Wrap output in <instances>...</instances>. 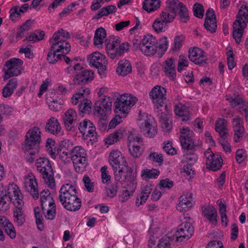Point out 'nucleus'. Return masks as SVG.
Here are the masks:
<instances>
[{
    "instance_id": "obj_1",
    "label": "nucleus",
    "mask_w": 248,
    "mask_h": 248,
    "mask_svg": "<svg viewBox=\"0 0 248 248\" xmlns=\"http://www.w3.org/2000/svg\"><path fill=\"white\" fill-rule=\"evenodd\" d=\"M58 200L66 210L75 212L81 207V201L77 195L76 186L71 184H63L59 192Z\"/></svg>"
},
{
    "instance_id": "obj_2",
    "label": "nucleus",
    "mask_w": 248,
    "mask_h": 248,
    "mask_svg": "<svg viewBox=\"0 0 248 248\" xmlns=\"http://www.w3.org/2000/svg\"><path fill=\"white\" fill-rule=\"evenodd\" d=\"M248 23V6L243 4L238 11L236 19L232 25V36L235 42L239 44L241 42V38L244 33V30Z\"/></svg>"
},
{
    "instance_id": "obj_3",
    "label": "nucleus",
    "mask_w": 248,
    "mask_h": 248,
    "mask_svg": "<svg viewBox=\"0 0 248 248\" xmlns=\"http://www.w3.org/2000/svg\"><path fill=\"white\" fill-rule=\"evenodd\" d=\"M37 170L40 173L45 183L51 188L55 186L54 173L50 161L46 157H40L36 160Z\"/></svg>"
},
{
    "instance_id": "obj_4",
    "label": "nucleus",
    "mask_w": 248,
    "mask_h": 248,
    "mask_svg": "<svg viewBox=\"0 0 248 248\" xmlns=\"http://www.w3.org/2000/svg\"><path fill=\"white\" fill-rule=\"evenodd\" d=\"M106 48L110 59H117L129 50V45L127 42L121 43L118 36H111L108 39Z\"/></svg>"
},
{
    "instance_id": "obj_5",
    "label": "nucleus",
    "mask_w": 248,
    "mask_h": 248,
    "mask_svg": "<svg viewBox=\"0 0 248 248\" xmlns=\"http://www.w3.org/2000/svg\"><path fill=\"white\" fill-rule=\"evenodd\" d=\"M137 124L141 132L146 137L153 138L157 134V126L151 115L140 111Z\"/></svg>"
},
{
    "instance_id": "obj_6",
    "label": "nucleus",
    "mask_w": 248,
    "mask_h": 248,
    "mask_svg": "<svg viewBox=\"0 0 248 248\" xmlns=\"http://www.w3.org/2000/svg\"><path fill=\"white\" fill-rule=\"evenodd\" d=\"M70 157L76 172L82 173L88 165L86 151L80 146H76L70 151Z\"/></svg>"
},
{
    "instance_id": "obj_7",
    "label": "nucleus",
    "mask_w": 248,
    "mask_h": 248,
    "mask_svg": "<svg viewBox=\"0 0 248 248\" xmlns=\"http://www.w3.org/2000/svg\"><path fill=\"white\" fill-rule=\"evenodd\" d=\"M70 37V33L63 29H60L56 31L49 40V43L53 48H60L62 53L67 54L70 50L71 46L67 40Z\"/></svg>"
},
{
    "instance_id": "obj_8",
    "label": "nucleus",
    "mask_w": 248,
    "mask_h": 248,
    "mask_svg": "<svg viewBox=\"0 0 248 248\" xmlns=\"http://www.w3.org/2000/svg\"><path fill=\"white\" fill-rule=\"evenodd\" d=\"M138 101L136 97L133 96L131 94L124 93L117 98L114 103L115 112H120L121 114V117H125L131 109Z\"/></svg>"
},
{
    "instance_id": "obj_9",
    "label": "nucleus",
    "mask_w": 248,
    "mask_h": 248,
    "mask_svg": "<svg viewBox=\"0 0 248 248\" xmlns=\"http://www.w3.org/2000/svg\"><path fill=\"white\" fill-rule=\"evenodd\" d=\"M139 47L141 52L145 56H154L157 50L158 40L153 35L147 34L141 40Z\"/></svg>"
},
{
    "instance_id": "obj_10",
    "label": "nucleus",
    "mask_w": 248,
    "mask_h": 248,
    "mask_svg": "<svg viewBox=\"0 0 248 248\" xmlns=\"http://www.w3.org/2000/svg\"><path fill=\"white\" fill-rule=\"evenodd\" d=\"M87 61L89 65L98 69L100 76H104L107 71L108 61L105 55L95 51L88 55Z\"/></svg>"
},
{
    "instance_id": "obj_11",
    "label": "nucleus",
    "mask_w": 248,
    "mask_h": 248,
    "mask_svg": "<svg viewBox=\"0 0 248 248\" xmlns=\"http://www.w3.org/2000/svg\"><path fill=\"white\" fill-rule=\"evenodd\" d=\"M218 133L221 140L219 143L226 153L232 152V147L229 142V129L227 122L224 119H218Z\"/></svg>"
},
{
    "instance_id": "obj_12",
    "label": "nucleus",
    "mask_w": 248,
    "mask_h": 248,
    "mask_svg": "<svg viewBox=\"0 0 248 248\" xmlns=\"http://www.w3.org/2000/svg\"><path fill=\"white\" fill-rule=\"evenodd\" d=\"M13 188L12 187L10 189V195L11 198L13 200V203L16 207V209L14 211V221L18 226H22L25 222V217L24 215L22 207L24 205V202L23 201V195L18 196L19 197L17 198V201H16L15 198V192L16 190H13Z\"/></svg>"
},
{
    "instance_id": "obj_13",
    "label": "nucleus",
    "mask_w": 248,
    "mask_h": 248,
    "mask_svg": "<svg viewBox=\"0 0 248 248\" xmlns=\"http://www.w3.org/2000/svg\"><path fill=\"white\" fill-rule=\"evenodd\" d=\"M23 63L22 60L19 58H13L8 60L3 67L5 79L17 76L21 73V66Z\"/></svg>"
},
{
    "instance_id": "obj_14",
    "label": "nucleus",
    "mask_w": 248,
    "mask_h": 248,
    "mask_svg": "<svg viewBox=\"0 0 248 248\" xmlns=\"http://www.w3.org/2000/svg\"><path fill=\"white\" fill-rule=\"evenodd\" d=\"M193 132L188 127H183L180 130V141L182 149L186 154L194 150L195 144L193 139Z\"/></svg>"
},
{
    "instance_id": "obj_15",
    "label": "nucleus",
    "mask_w": 248,
    "mask_h": 248,
    "mask_svg": "<svg viewBox=\"0 0 248 248\" xmlns=\"http://www.w3.org/2000/svg\"><path fill=\"white\" fill-rule=\"evenodd\" d=\"M149 96L156 108L162 110L160 108L164 106L166 99V89L161 86H155L150 91Z\"/></svg>"
},
{
    "instance_id": "obj_16",
    "label": "nucleus",
    "mask_w": 248,
    "mask_h": 248,
    "mask_svg": "<svg viewBox=\"0 0 248 248\" xmlns=\"http://www.w3.org/2000/svg\"><path fill=\"white\" fill-rule=\"evenodd\" d=\"M112 107L111 98L105 95L104 98L97 100L94 105V109L100 118L105 120L107 116L110 112Z\"/></svg>"
},
{
    "instance_id": "obj_17",
    "label": "nucleus",
    "mask_w": 248,
    "mask_h": 248,
    "mask_svg": "<svg viewBox=\"0 0 248 248\" xmlns=\"http://www.w3.org/2000/svg\"><path fill=\"white\" fill-rule=\"evenodd\" d=\"M41 132L36 126L31 128L26 134L25 148L31 150L37 146L41 141Z\"/></svg>"
},
{
    "instance_id": "obj_18",
    "label": "nucleus",
    "mask_w": 248,
    "mask_h": 248,
    "mask_svg": "<svg viewBox=\"0 0 248 248\" xmlns=\"http://www.w3.org/2000/svg\"><path fill=\"white\" fill-rule=\"evenodd\" d=\"M177 2V0H167L166 7L159 14V19H162L167 24L172 22L176 16Z\"/></svg>"
},
{
    "instance_id": "obj_19",
    "label": "nucleus",
    "mask_w": 248,
    "mask_h": 248,
    "mask_svg": "<svg viewBox=\"0 0 248 248\" xmlns=\"http://www.w3.org/2000/svg\"><path fill=\"white\" fill-rule=\"evenodd\" d=\"M194 232V228L192 224L188 222H185L180 224L175 233L176 241L183 242L185 239H189Z\"/></svg>"
},
{
    "instance_id": "obj_20",
    "label": "nucleus",
    "mask_w": 248,
    "mask_h": 248,
    "mask_svg": "<svg viewBox=\"0 0 248 248\" xmlns=\"http://www.w3.org/2000/svg\"><path fill=\"white\" fill-rule=\"evenodd\" d=\"M189 60L197 65L203 66L207 63V58L205 52L201 48L195 47L188 51Z\"/></svg>"
},
{
    "instance_id": "obj_21",
    "label": "nucleus",
    "mask_w": 248,
    "mask_h": 248,
    "mask_svg": "<svg viewBox=\"0 0 248 248\" xmlns=\"http://www.w3.org/2000/svg\"><path fill=\"white\" fill-rule=\"evenodd\" d=\"M13 188V190H16L15 198L16 201H17V198H19L18 196L22 195L19 187L15 184H10L7 189V192L5 195L0 198V210L3 212H5L9 209L10 202H13V200L11 198L10 195V189Z\"/></svg>"
},
{
    "instance_id": "obj_22",
    "label": "nucleus",
    "mask_w": 248,
    "mask_h": 248,
    "mask_svg": "<svg viewBox=\"0 0 248 248\" xmlns=\"http://www.w3.org/2000/svg\"><path fill=\"white\" fill-rule=\"evenodd\" d=\"M177 210L180 212L188 211L194 205V200L192 193H187L181 195L178 201Z\"/></svg>"
},
{
    "instance_id": "obj_23",
    "label": "nucleus",
    "mask_w": 248,
    "mask_h": 248,
    "mask_svg": "<svg viewBox=\"0 0 248 248\" xmlns=\"http://www.w3.org/2000/svg\"><path fill=\"white\" fill-rule=\"evenodd\" d=\"M204 27L211 33L216 31L217 28L216 15L214 10L212 8H210L206 11Z\"/></svg>"
},
{
    "instance_id": "obj_24",
    "label": "nucleus",
    "mask_w": 248,
    "mask_h": 248,
    "mask_svg": "<svg viewBox=\"0 0 248 248\" xmlns=\"http://www.w3.org/2000/svg\"><path fill=\"white\" fill-rule=\"evenodd\" d=\"M45 131L55 136L62 135V127L58 119L51 117L46 122L45 128Z\"/></svg>"
},
{
    "instance_id": "obj_25",
    "label": "nucleus",
    "mask_w": 248,
    "mask_h": 248,
    "mask_svg": "<svg viewBox=\"0 0 248 248\" xmlns=\"http://www.w3.org/2000/svg\"><path fill=\"white\" fill-rule=\"evenodd\" d=\"M77 114L73 109H68L64 114L63 120L67 130H72L77 124Z\"/></svg>"
},
{
    "instance_id": "obj_26",
    "label": "nucleus",
    "mask_w": 248,
    "mask_h": 248,
    "mask_svg": "<svg viewBox=\"0 0 248 248\" xmlns=\"http://www.w3.org/2000/svg\"><path fill=\"white\" fill-rule=\"evenodd\" d=\"M205 157L206 168L213 171H217V155L212 151L211 148L207 149L204 153Z\"/></svg>"
},
{
    "instance_id": "obj_27",
    "label": "nucleus",
    "mask_w": 248,
    "mask_h": 248,
    "mask_svg": "<svg viewBox=\"0 0 248 248\" xmlns=\"http://www.w3.org/2000/svg\"><path fill=\"white\" fill-rule=\"evenodd\" d=\"M78 129L83 136L86 138H93L96 135L95 127L90 120L87 119H85L79 123Z\"/></svg>"
},
{
    "instance_id": "obj_28",
    "label": "nucleus",
    "mask_w": 248,
    "mask_h": 248,
    "mask_svg": "<svg viewBox=\"0 0 248 248\" xmlns=\"http://www.w3.org/2000/svg\"><path fill=\"white\" fill-rule=\"evenodd\" d=\"M37 183L34 176L28 175L24 178V188L33 198H37L39 193L37 189Z\"/></svg>"
},
{
    "instance_id": "obj_29",
    "label": "nucleus",
    "mask_w": 248,
    "mask_h": 248,
    "mask_svg": "<svg viewBox=\"0 0 248 248\" xmlns=\"http://www.w3.org/2000/svg\"><path fill=\"white\" fill-rule=\"evenodd\" d=\"M137 184L135 179L131 177V184H127V186L124 187L123 192L119 197V201L121 202H125L130 198L136 188Z\"/></svg>"
},
{
    "instance_id": "obj_30",
    "label": "nucleus",
    "mask_w": 248,
    "mask_h": 248,
    "mask_svg": "<svg viewBox=\"0 0 248 248\" xmlns=\"http://www.w3.org/2000/svg\"><path fill=\"white\" fill-rule=\"evenodd\" d=\"M108 161L113 170H116L119 169L121 163L124 162V156L120 151L112 150L109 154Z\"/></svg>"
},
{
    "instance_id": "obj_31",
    "label": "nucleus",
    "mask_w": 248,
    "mask_h": 248,
    "mask_svg": "<svg viewBox=\"0 0 248 248\" xmlns=\"http://www.w3.org/2000/svg\"><path fill=\"white\" fill-rule=\"evenodd\" d=\"M93 77L94 73L92 70H85L77 74L73 79V82L75 84H79L80 83L85 84L93 80Z\"/></svg>"
},
{
    "instance_id": "obj_32",
    "label": "nucleus",
    "mask_w": 248,
    "mask_h": 248,
    "mask_svg": "<svg viewBox=\"0 0 248 248\" xmlns=\"http://www.w3.org/2000/svg\"><path fill=\"white\" fill-rule=\"evenodd\" d=\"M202 214L208 219L209 223L216 225L217 223V211L212 205H209L205 207H202Z\"/></svg>"
},
{
    "instance_id": "obj_33",
    "label": "nucleus",
    "mask_w": 248,
    "mask_h": 248,
    "mask_svg": "<svg viewBox=\"0 0 248 248\" xmlns=\"http://www.w3.org/2000/svg\"><path fill=\"white\" fill-rule=\"evenodd\" d=\"M40 201L42 209L55 205L52 196L47 189H44L40 193Z\"/></svg>"
},
{
    "instance_id": "obj_34",
    "label": "nucleus",
    "mask_w": 248,
    "mask_h": 248,
    "mask_svg": "<svg viewBox=\"0 0 248 248\" xmlns=\"http://www.w3.org/2000/svg\"><path fill=\"white\" fill-rule=\"evenodd\" d=\"M114 173V178L116 181H125L127 184H131V177H134L136 179V177L129 171L125 172L123 169H116L113 170Z\"/></svg>"
},
{
    "instance_id": "obj_35",
    "label": "nucleus",
    "mask_w": 248,
    "mask_h": 248,
    "mask_svg": "<svg viewBox=\"0 0 248 248\" xmlns=\"http://www.w3.org/2000/svg\"><path fill=\"white\" fill-rule=\"evenodd\" d=\"M154 185L147 184L142 187V191L139 197L136 200V204L139 206L146 202L151 191L153 190Z\"/></svg>"
},
{
    "instance_id": "obj_36",
    "label": "nucleus",
    "mask_w": 248,
    "mask_h": 248,
    "mask_svg": "<svg viewBox=\"0 0 248 248\" xmlns=\"http://www.w3.org/2000/svg\"><path fill=\"white\" fill-rule=\"evenodd\" d=\"M172 58L167 60L164 64V72L170 80H173L176 78L175 65Z\"/></svg>"
},
{
    "instance_id": "obj_37",
    "label": "nucleus",
    "mask_w": 248,
    "mask_h": 248,
    "mask_svg": "<svg viewBox=\"0 0 248 248\" xmlns=\"http://www.w3.org/2000/svg\"><path fill=\"white\" fill-rule=\"evenodd\" d=\"M132 71V66L130 62L126 60H121L118 63L116 70L118 74L124 76Z\"/></svg>"
},
{
    "instance_id": "obj_38",
    "label": "nucleus",
    "mask_w": 248,
    "mask_h": 248,
    "mask_svg": "<svg viewBox=\"0 0 248 248\" xmlns=\"http://www.w3.org/2000/svg\"><path fill=\"white\" fill-rule=\"evenodd\" d=\"M160 0H144L142 3L143 9L150 13L157 10L160 7Z\"/></svg>"
},
{
    "instance_id": "obj_39",
    "label": "nucleus",
    "mask_w": 248,
    "mask_h": 248,
    "mask_svg": "<svg viewBox=\"0 0 248 248\" xmlns=\"http://www.w3.org/2000/svg\"><path fill=\"white\" fill-rule=\"evenodd\" d=\"M175 113L177 116L182 118L183 121H187L189 119V112L187 107L181 103L175 106L174 109Z\"/></svg>"
},
{
    "instance_id": "obj_40",
    "label": "nucleus",
    "mask_w": 248,
    "mask_h": 248,
    "mask_svg": "<svg viewBox=\"0 0 248 248\" xmlns=\"http://www.w3.org/2000/svg\"><path fill=\"white\" fill-rule=\"evenodd\" d=\"M125 130L124 129H120L110 134L106 139L105 143L107 144H113L122 139L124 134Z\"/></svg>"
},
{
    "instance_id": "obj_41",
    "label": "nucleus",
    "mask_w": 248,
    "mask_h": 248,
    "mask_svg": "<svg viewBox=\"0 0 248 248\" xmlns=\"http://www.w3.org/2000/svg\"><path fill=\"white\" fill-rule=\"evenodd\" d=\"M62 50L58 48L55 49L53 48V46H51L47 55V60L49 63L55 64L58 60H62V53H57L59 52L62 53Z\"/></svg>"
},
{
    "instance_id": "obj_42",
    "label": "nucleus",
    "mask_w": 248,
    "mask_h": 248,
    "mask_svg": "<svg viewBox=\"0 0 248 248\" xmlns=\"http://www.w3.org/2000/svg\"><path fill=\"white\" fill-rule=\"evenodd\" d=\"M107 33L104 28L100 27L96 30L93 38V44L95 46H99L103 44Z\"/></svg>"
},
{
    "instance_id": "obj_43",
    "label": "nucleus",
    "mask_w": 248,
    "mask_h": 248,
    "mask_svg": "<svg viewBox=\"0 0 248 248\" xmlns=\"http://www.w3.org/2000/svg\"><path fill=\"white\" fill-rule=\"evenodd\" d=\"M17 85V82L16 79L13 78L10 79L2 90L3 97H8L11 96L16 88Z\"/></svg>"
},
{
    "instance_id": "obj_44",
    "label": "nucleus",
    "mask_w": 248,
    "mask_h": 248,
    "mask_svg": "<svg viewBox=\"0 0 248 248\" xmlns=\"http://www.w3.org/2000/svg\"><path fill=\"white\" fill-rule=\"evenodd\" d=\"M179 9V16L181 22L186 23L189 19L187 9L184 4L177 0L176 9Z\"/></svg>"
},
{
    "instance_id": "obj_45",
    "label": "nucleus",
    "mask_w": 248,
    "mask_h": 248,
    "mask_svg": "<svg viewBox=\"0 0 248 248\" xmlns=\"http://www.w3.org/2000/svg\"><path fill=\"white\" fill-rule=\"evenodd\" d=\"M159 171L156 169H145L141 170V176L143 180L148 181L150 179L156 178L159 176Z\"/></svg>"
},
{
    "instance_id": "obj_46",
    "label": "nucleus",
    "mask_w": 248,
    "mask_h": 248,
    "mask_svg": "<svg viewBox=\"0 0 248 248\" xmlns=\"http://www.w3.org/2000/svg\"><path fill=\"white\" fill-rule=\"evenodd\" d=\"M152 27L155 31L157 33L164 32L167 29V23L158 17L154 20Z\"/></svg>"
},
{
    "instance_id": "obj_47",
    "label": "nucleus",
    "mask_w": 248,
    "mask_h": 248,
    "mask_svg": "<svg viewBox=\"0 0 248 248\" xmlns=\"http://www.w3.org/2000/svg\"><path fill=\"white\" fill-rule=\"evenodd\" d=\"M219 206V212L220 215L221 222L223 226L226 227L228 225V217L226 215V205L220 200L218 204Z\"/></svg>"
},
{
    "instance_id": "obj_48",
    "label": "nucleus",
    "mask_w": 248,
    "mask_h": 248,
    "mask_svg": "<svg viewBox=\"0 0 248 248\" xmlns=\"http://www.w3.org/2000/svg\"><path fill=\"white\" fill-rule=\"evenodd\" d=\"M34 212L37 228L39 230L42 231L44 229V225L43 216L40 212L39 207H35L34 209Z\"/></svg>"
},
{
    "instance_id": "obj_49",
    "label": "nucleus",
    "mask_w": 248,
    "mask_h": 248,
    "mask_svg": "<svg viewBox=\"0 0 248 248\" xmlns=\"http://www.w3.org/2000/svg\"><path fill=\"white\" fill-rule=\"evenodd\" d=\"M226 99L230 103V106L232 108H235L237 106L239 105H243V104L245 103L246 101L243 99L240 96H227Z\"/></svg>"
},
{
    "instance_id": "obj_50",
    "label": "nucleus",
    "mask_w": 248,
    "mask_h": 248,
    "mask_svg": "<svg viewBox=\"0 0 248 248\" xmlns=\"http://www.w3.org/2000/svg\"><path fill=\"white\" fill-rule=\"evenodd\" d=\"M45 33L43 31H36L30 34L29 37H27L24 41L28 40L32 42H35L43 39Z\"/></svg>"
},
{
    "instance_id": "obj_51",
    "label": "nucleus",
    "mask_w": 248,
    "mask_h": 248,
    "mask_svg": "<svg viewBox=\"0 0 248 248\" xmlns=\"http://www.w3.org/2000/svg\"><path fill=\"white\" fill-rule=\"evenodd\" d=\"M131 139L135 146H140L142 145L143 140L141 137L135 133H130L127 138L128 147H130Z\"/></svg>"
},
{
    "instance_id": "obj_52",
    "label": "nucleus",
    "mask_w": 248,
    "mask_h": 248,
    "mask_svg": "<svg viewBox=\"0 0 248 248\" xmlns=\"http://www.w3.org/2000/svg\"><path fill=\"white\" fill-rule=\"evenodd\" d=\"M232 126L233 131L245 130L243 126V119L239 116H236L232 119Z\"/></svg>"
},
{
    "instance_id": "obj_53",
    "label": "nucleus",
    "mask_w": 248,
    "mask_h": 248,
    "mask_svg": "<svg viewBox=\"0 0 248 248\" xmlns=\"http://www.w3.org/2000/svg\"><path fill=\"white\" fill-rule=\"evenodd\" d=\"M131 140H132L131 139ZM128 147L130 154L133 157L139 158L141 155L143 151L141 147L135 146L132 141L130 142V147Z\"/></svg>"
},
{
    "instance_id": "obj_54",
    "label": "nucleus",
    "mask_w": 248,
    "mask_h": 248,
    "mask_svg": "<svg viewBox=\"0 0 248 248\" xmlns=\"http://www.w3.org/2000/svg\"><path fill=\"white\" fill-rule=\"evenodd\" d=\"M45 217L48 220H53L54 219L56 213V205L51 206V207H46V209H42Z\"/></svg>"
},
{
    "instance_id": "obj_55",
    "label": "nucleus",
    "mask_w": 248,
    "mask_h": 248,
    "mask_svg": "<svg viewBox=\"0 0 248 248\" xmlns=\"http://www.w3.org/2000/svg\"><path fill=\"white\" fill-rule=\"evenodd\" d=\"M5 233L11 238L14 239L16 236V233L13 224L9 221L3 227Z\"/></svg>"
},
{
    "instance_id": "obj_56",
    "label": "nucleus",
    "mask_w": 248,
    "mask_h": 248,
    "mask_svg": "<svg viewBox=\"0 0 248 248\" xmlns=\"http://www.w3.org/2000/svg\"><path fill=\"white\" fill-rule=\"evenodd\" d=\"M147 158L150 161L159 163H162L163 161V157L162 154L152 151H149V155Z\"/></svg>"
},
{
    "instance_id": "obj_57",
    "label": "nucleus",
    "mask_w": 248,
    "mask_h": 248,
    "mask_svg": "<svg viewBox=\"0 0 248 248\" xmlns=\"http://www.w3.org/2000/svg\"><path fill=\"white\" fill-rule=\"evenodd\" d=\"M156 248H171L169 236H164L159 239Z\"/></svg>"
},
{
    "instance_id": "obj_58",
    "label": "nucleus",
    "mask_w": 248,
    "mask_h": 248,
    "mask_svg": "<svg viewBox=\"0 0 248 248\" xmlns=\"http://www.w3.org/2000/svg\"><path fill=\"white\" fill-rule=\"evenodd\" d=\"M194 15L199 18H202L204 15V9L202 5L199 3H196L194 5L193 8Z\"/></svg>"
},
{
    "instance_id": "obj_59",
    "label": "nucleus",
    "mask_w": 248,
    "mask_h": 248,
    "mask_svg": "<svg viewBox=\"0 0 248 248\" xmlns=\"http://www.w3.org/2000/svg\"><path fill=\"white\" fill-rule=\"evenodd\" d=\"M82 181L87 191L89 192H93L94 190V183L92 182L90 177L87 175H85L84 176Z\"/></svg>"
},
{
    "instance_id": "obj_60",
    "label": "nucleus",
    "mask_w": 248,
    "mask_h": 248,
    "mask_svg": "<svg viewBox=\"0 0 248 248\" xmlns=\"http://www.w3.org/2000/svg\"><path fill=\"white\" fill-rule=\"evenodd\" d=\"M91 105L92 103L90 100L84 99L78 105L79 110L82 112L89 111L91 108Z\"/></svg>"
},
{
    "instance_id": "obj_61",
    "label": "nucleus",
    "mask_w": 248,
    "mask_h": 248,
    "mask_svg": "<svg viewBox=\"0 0 248 248\" xmlns=\"http://www.w3.org/2000/svg\"><path fill=\"white\" fill-rule=\"evenodd\" d=\"M63 101L62 100L59 99L57 100H53L49 103V108L55 111H59L61 108V106L63 104Z\"/></svg>"
},
{
    "instance_id": "obj_62",
    "label": "nucleus",
    "mask_w": 248,
    "mask_h": 248,
    "mask_svg": "<svg viewBox=\"0 0 248 248\" xmlns=\"http://www.w3.org/2000/svg\"><path fill=\"white\" fill-rule=\"evenodd\" d=\"M169 41L166 36H163L159 39L158 42V47L162 52H166L168 48Z\"/></svg>"
},
{
    "instance_id": "obj_63",
    "label": "nucleus",
    "mask_w": 248,
    "mask_h": 248,
    "mask_svg": "<svg viewBox=\"0 0 248 248\" xmlns=\"http://www.w3.org/2000/svg\"><path fill=\"white\" fill-rule=\"evenodd\" d=\"M246 151L243 149H238L236 152L235 159L238 163H241L247 158Z\"/></svg>"
},
{
    "instance_id": "obj_64",
    "label": "nucleus",
    "mask_w": 248,
    "mask_h": 248,
    "mask_svg": "<svg viewBox=\"0 0 248 248\" xmlns=\"http://www.w3.org/2000/svg\"><path fill=\"white\" fill-rule=\"evenodd\" d=\"M21 13H23L24 11L22 9H18V7H14L10 10V18L11 20L14 21L16 17H19L21 16Z\"/></svg>"
}]
</instances>
